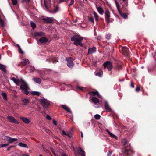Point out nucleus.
<instances>
[{
	"label": "nucleus",
	"instance_id": "5",
	"mask_svg": "<svg viewBox=\"0 0 156 156\" xmlns=\"http://www.w3.org/2000/svg\"><path fill=\"white\" fill-rule=\"evenodd\" d=\"M40 101L44 108L48 107L49 105V103L48 101L45 99H40Z\"/></svg>",
	"mask_w": 156,
	"mask_h": 156
},
{
	"label": "nucleus",
	"instance_id": "38",
	"mask_svg": "<svg viewBox=\"0 0 156 156\" xmlns=\"http://www.w3.org/2000/svg\"><path fill=\"white\" fill-rule=\"evenodd\" d=\"M0 25L2 27H4L5 26L4 21L1 19H0Z\"/></svg>",
	"mask_w": 156,
	"mask_h": 156
},
{
	"label": "nucleus",
	"instance_id": "41",
	"mask_svg": "<svg viewBox=\"0 0 156 156\" xmlns=\"http://www.w3.org/2000/svg\"><path fill=\"white\" fill-rule=\"evenodd\" d=\"M59 10V8L58 6H57L56 8H55V10H54V11H53L52 12V13H55L57 12Z\"/></svg>",
	"mask_w": 156,
	"mask_h": 156
},
{
	"label": "nucleus",
	"instance_id": "61",
	"mask_svg": "<svg viewBox=\"0 0 156 156\" xmlns=\"http://www.w3.org/2000/svg\"><path fill=\"white\" fill-rule=\"evenodd\" d=\"M97 63H94V66H95L96 65V64Z\"/></svg>",
	"mask_w": 156,
	"mask_h": 156
},
{
	"label": "nucleus",
	"instance_id": "44",
	"mask_svg": "<svg viewBox=\"0 0 156 156\" xmlns=\"http://www.w3.org/2000/svg\"><path fill=\"white\" fill-rule=\"evenodd\" d=\"M76 87H77V89H79V90H84V89H83L84 88L82 87H80L79 86H77Z\"/></svg>",
	"mask_w": 156,
	"mask_h": 156
},
{
	"label": "nucleus",
	"instance_id": "46",
	"mask_svg": "<svg viewBox=\"0 0 156 156\" xmlns=\"http://www.w3.org/2000/svg\"><path fill=\"white\" fill-rule=\"evenodd\" d=\"M12 3L14 5H16L17 3V0H12Z\"/></svg>",
	"mask_w": 156,
	"mask_h": 156
},
{
	"label": "nucleus",
	"instance_id": "27",
	"mask_svg": "<svg viewBox=\"0 0 156 156\" xmlns=\"http://www.w3.org/2000/svg\"><path fill=\"white\" fill-rule=\"evenodd\" d=\"M1 94L3 97V99L4 100L7 101V95L5 92H2Z\"/></svg>",
	"mask_w": 156,
	"mask_h": 156
},
{
	"label": "nucleus",
	"instance_id": "18",
	"mask_svg": "<svg viewBox=\"0 0 156 156\" xmlns=\"http://www.w3.org/2000/svg\"><path fill=\"white\" fill-rule=\"evenodd\" d=\"M20 119L25 123L28 124L30 122L29 119L25 117H20Z\"/></svg>",
	"mask_w": 156,
	"mask_h": 156
},
{
	"label": "nucleus",
	"instance_id": "58",
	"mask_svg": "<svg viewBox=\"0 0 156 156\" xmlns=\"http://www.w3.org/2000/svg\"><path fill=\"white\" fill-rule=\"evenodd\" d=\"M73 22H74V23H76L77 22V20H74Z\"/></svg>",
	"mask_w": 156,
	"mask_h": 156
},
{
	"label": "nucleus",
	"instance_id": "14",
	"mask_svg": "<svg viewBox=\"0 0 156 156\" xmlns=\"http://www.w3.org/2000/svg\"><path fill=\"white\" fill-rule=\"evenodd\" d=\"M45 22L48 23H52L54 20V18L53 17L47 18L43 19Z\"/></svg>",
	"mask_w": 156,
	"mask_h": 156
},
{
	"label": "nucleus",
	"instance_id": "22",
	"mask_svg": "<svg viewBox=\"0 0 156 156\" xmlns=\"http://www.w3.org/2000/svg\"><path fill=\"white\" fill-rule=\"evenodd\" d=\"M39 41L41 43H44L47 42L48 39L45 37H42L40 39Z\"/></svg>",
	"mask_w": 156,
	"mask_h": 156
},
{
	"label": "nucleus",
	"instance_id": "10",
	"mask_svg": "<svg viewBox=\"0 0 156 156\" xmlns=\"http://www.w3.org/2000/svg\"><path fill=\"white\" fill-rule=\"evenodd\" d=\"M122 52L123 54L126 56L129 55L128 49L126 47H123L122 48Z\"/></svg>",
	"mask_w": 156,
	"mask_h": 156
},
{
	"label": "nucleus",
	"instance_id": "32",
	"mask_svg": "<svg viewBox=\"0 0 156 156\" xmlns=\"http://www.w3.org/2000/svg\"><path fill=\"white\" fill-rule=\"evenodd\" d=\"M35 35L36 36L41 37L44 35V34L42 32H36L35 33Z\"/></svg>",
	"mask_w": 156,
	"mask_h": 156
},
{
	"label": "nucleus",
	"instance_id": "60",
	"mask_svg": "<svg viewBox=\"0 0 156 156\" xmlns=\"http://www.w3.org/2000/svg\"><path fill=\"white\" fill-rule=\"evenodd\" d=\"M44 151L46 152H47V151H48V150H45L44 148Z\"/></svg>",
	"mask_w": 156,
	"mask_h": 156
},
{
	"label": "nucleus",
	"instance_id": "59",
	"mask_svg": "<svg viewBox=\"0 0 156 156\" xmlns=\"http://www.w3.org/2000/svg\"><path fill=\"white\" fill-rule=\"evenodd\" d=\"M46 61H48L49 62H51V60H50V61H49L48 60V59H47L46 60Z\"/></svg>",
	"mask_w": 156,
	"mask_h": 156
},
{
	"label": "nucleus",
	"instance_id": "53",
	"mask_svg": "<svg viewBox=\"0 0 156 156\" xmlns=\"http://www.w3.org/2000/svg\"><path fill=\"white\" fill-rule=\"evenodd\" d=\"M111 154H112V152L110 151H109L108 152V154L107 155V156H111Z\"/></svg>",
	"mask_w": 156,
	"mask_h": 156
},
{
	"label": "nucleus",
	"instance_id": "1",
	"mask_svg": "<svg viewBox=\"0 0 156 156\" xmlns=\"http://www.w3.org/2000/svg\"><path fill=\"white\" fill-rule=\"evenodd\" d=\"M83 39V37L79 35H76L71 37V40L74 41V44L75 45H80L81 46H83L81 41Z\"/></svg>",
	"mask_w": 156,
	"mask_h": 156
},
{
	"label": "nucleus",
	"instance_id": "36",
	"mask_svg": "<svg viewBox=\"0 0 156 156\" xmlns=\"http://www.w3.org/2000/svg\"><path fill=\"white\" fill-rule=\"evenodd\" d=\"M124 149V152L125 154H127L128 155H129V153L130 152V151L129 150H128L126 148H125Z\"/></svg>",
	"mask_w": 156,
	"mask_h": 156
},
{
	"label": "nucleus",
	"instance_id": "8",
	"mask_svg": "<svg viewBox=\"0 0 156 156\" xmlns=\"http://www.w3.org/2000/svg\"><path fill=\"white\" fill-rule=\"evenodd\" d=\"M7 119L10 122L12 123H14L16 124H19V122L14 117L11 116H8L7 117Z\"/></svg>",
	"mask_w": 156,
	"mask_h": 156
},
{
	"label": "nucleus",
	"instance_id": "52",
	"mask_svg": "<svg viewBox=\"0 0 156 156\" xmlns=\"http://www.w3.org/2000/svg\"><path fill=\"white\" fill-rule=\"evenodd\" d=\"M53 124L55 125H57V122L55 120H53Z\"/></svg>",
	"mask_w": 156,
	"mask_h": 156
},
{
	"label": "nucleus",
	"instance_id": "13",
	"mask_svg": "<svg viewBox=\"0 0 156 156\" xmlns=\"http://www.w3.org/2000/svg\"><path fill=\"white\" fill-rule=\"evenodd\" d=\"M105 107L106 110V111L110 112L111 111V109L109 105L107 102H105Z\"/></svg>",
	"mask_w": 156,
	"mask_h": 156
},
{
	"label": "nucleus",
	"instance_id": "45",
	"mask_svg": "<svg viewBox=\"0 0 156 156\" xmlns=\"http://www.w3.org/2000/svg\"><path fill=\"white\" fill-rule=\"evenodd\" d=\"M89 20L91 21L93 23H94V19L93 18L91 17L89 19Z\"/></svg>",
	"mask_w": 156,
	"mask_h": 156
},
{
	"label": "nucleus",
	"instance_id": "35",
	"mask_svg": "<svg viewBox=\"0 0 156 156\" xmlns=\"http://www.w3.org/2000/svg\"><path fill=\"white\" fill-rule=\"evenodd\" d=\"M30 24L31 27L33 28V29H34L36 27V25L33 22L31 21L30 22Z\"/></svg>",
	"mask_w": 156,
	"mask_h": 156
},
{
	"label": "nucleus",
	"instance_id": "19",
	"mask_svg": "<svg viewBox=\"0 0 156 156\" xmlns=\"http://www.w3.org/2000/svg\"><path fill=\"white\" fill-rule=\"evenodd\" d=\"M128 0H122V1L121 2V4L123 7H125L128 6Z\"/></svg>",
	"mask_w": 156,
	"mask_h": 156
},
{
	"label": "nucleus",
	"instance_id": "31",
	"mask_svg": "<svg viewBox=\"0 0 156 156\" xmlns=\"http://www.w3.org/2000/svg\"><path fill=\"white\" fill-rule=\"evenodd\" d=\"M0 69L5 72L6 71V67L5 66L0 64Z\"/></svg>",
	"mask_w": 156,
	"mask_h": 156
},
{
	"label": "nucleus",
	"instance_id": "48",
	"mask_svg": "<svg viewBox=\"0 0 156 156\" xmlns=\"http://www.w3.org/2000/svg\"><path fill=\"white\" fill-rule=\"evenodd\" d=\"M96 76H98L99 77H101V74L100 72H98L96 73Z\"/></svg>",
	"mask_w": 156,
	"mask_h": 156
},
{
	"label": "nucleus",
	"instance_id": "16",
	"mask_svg": "<svg viewBox=\"0 0 156 156\" xmlns=\"http://www.w3.org/2000/svg\"><path fill=\"white\" fill-rule=\"evenodd\" d=\"M88 93L91 96H94L95 95H97L99 97H100V95L98 91L89 92Z\"/></svg>",
	"mask_w": 156,
	"mask_h": 156
},
{
	"label": "nucleus",
	"instance_id": "43",
	"mask_svg": "<svg viewBox=\"0 0 156 156\" xmlns=\"http://www.w3.org/2000/svg\"><path fill=\"white\" fill-rule=\"evenodd\" d=\"M123 145L124 146H125L127 143V140L126 139H124L123 140Z\"/></svg>",
	"mask_w": 156,
	"mask_h": 156
},
{
	"label": "nucleus",
	"instance_id": "7",
	"mask_svg": "<svg viewBox=\"0 0 156 156\" xmlns=\"http://www.w3.org/2000/svg\"><path fill=\"white\" fill-rule=\"evenodd\" d=\"M110 16V13L109 11L108 10H106L105 12V19L107 23L109 22V19Z\"/></svg>",
	"mask_w": 156,
	"mask_h": 156
},
{
	"label": "nucleus",
	"instance_id": "30",
	"mask_svg": "<svg viewBox=\"0 0 156 156\" xmlns=\"http://www.w3.org/2000/svg\"><path fill=\"white\" fill-rule=\"evenodd\" d=\"M18 145L21 147L28 148V147L26 144H23L21 142Z\"/></svg>",
	"mask_w": 156,
	"mask_h": 156
},
{
	"label": "nucleus",
	"instance_id": "50",
	"mask_svg": "<svg viewBox=\"0 0 156 156\" xmlns=\"http://www.w3.org/2000/svg\"><path fill=\"white\" fill-rule=\"evenodd\" d=\"M51 151L53 153V154L55 156H56V155H55V154L53 150V149L52 148H51Z\"/></svg>",
	"mask_w": 156,
	"mask_h": 156
},
{
	"label": "nucleus",
	"instance_id": "54",
	"mask_svg": "<svg viewBox=\"0 0 156 156\" xmlns=\"http://www.w3.org/2000/svg\"><path fill=\"white\" fill-rule=\"evenodd\" d=\"M136 91H140V88H139L138 87H137L136 88Z\"/></svg>",
	"mask_w": 156,
	"mask_h": 156
},
{
	"label": "nucleus",
	"instance_id": "12",
	"mask_svg": "<svg viewBox=\"0 0 156 156\" xmlns=\"http://www.w3.org/2000/svg\"><path fill=\"white\" fill-rule=\"evenodd\" d=\"M51 0H44V4L46 9L47 10L48 9V7L50 5Z\"/></svg>",
	"mask_w": 156,
	"mask_h": 156
},
{
	"label": "nucleus",
	"instance_id": "21",
	"mask_svg": "<svg viewBox=\"0 0 156 156\" xmlns=\"http://www.w3.org/2000/svg\"><path fill=\"white\" fill-rule=\"evenodd\" d=\"M96 8L99 13L101 15H102L104 13L103 8L101 7H97Z\"/></svg>",
	"mask_w": 156,
	"mask_h": 156
},
{
	"label": "nucleus",
	"instance_id": "47",
	"mask_svg": "<svg viewBox=\"0 0 156 156\" xmlns=\"http://www.w3.org/2000/svg\"><path fill=\"white\" fill-rule=\"evenodd\" d=\"M111 34H108L106 35V38L108 39H109L111 37Z\"/></svg>",
	"mask_w": 156,
	"mask_h": 156
},
{
	"label": "nucleus",
	"instance_id": "57",
	"mask_svg": "<svg viewBox=\"0 0 156 156\" xmlns=\"http://www.w3.org/2000/svg\"><path fill=\"white\" fill-rule=\"evenodd\" d=\"M81 136L82 138H83V133H82V132H81Z\"/></svg>",
	"mask_w": 156,
	"mask_h": 156
},
{
	"label": "nucleus",
	"instance_id": "49",
	"mask_svg": "<svg viewBox=\"0 0 156 156\" xmlns=\"http://www.w3.org/2000/svg\"><path fill=\"white\" fill-rule=\"evenodd\" d=\"M74 0H71L70 3L69 5V6H70L72 5L74 3Z\"/></svg>",
	"mask_w": 156,
	"mask_h": 156
},
{
	"label": "nucleus",
	"instance_id": "55",
	"mask_svg": "<svg viewBox=\"0 0 156 156\" xmlns=\"http://www.w3.org/2000/svg\"><path fill=\"white\" fill-rule=\"evenodd\" d=\"M131 87L133 88L134 87V85L132 83H131Z\"/></svg>",
	"mask_w": 156,
	"mask_h": 156
},
{
	"label": "nucleus",
	"instance_id": "62",
	"mask_svg": "<svg viewBox=\"0 0 156 156\" xmlns=\"http://www.w3.org/2000/svg\"><path fill=\"white\" fill-rule=\"evenodd\" d=\"M27 155L26 154H23L22 155L23 156H26Z\"/></svg>",
	"mask_w": 156,
	"mask_h": 156
},
{
	"label": "nucleus",
	"instance_id": "29",
	"mask_svg": "<svg viewBox=\"0 0 156 156\" xmlns=\"http://www.w3.org/2000/svg\"><path fill=\"white\" fill-rule=\"evenodd\" d=\"M22 101L23 104L24 105H26L29 102V100L27 99H23L22 100Z\"/></svg>",
	"mask_w": 156,
	"mask_h": 156
},
{
	"label": "nucleus",
	"instance_id": "2",
	"mask_svg": "<svg viewBox=\"0 0 156 156\" xmlns=\"http://www.w3.org/2000/svg\"><path fill=\"white\" fill-rule=\"evenodd\" d=\"M21 82L23 84L21 85L20 88L24 92L25 94L26 95H28L29 93L28 90L29 89L28 85L22 78L21 79Z\"/></svg>",
	"mask_w": 156,
	"mask_h": 156
},
{
	"label": "nucleus",
	"instance_id": "26",
	"mask_svg": "<svg viewBox=\"0 0 156 156\" xmlns=\"http://www.w3.org/2000/svg\"><path fill=\"white\" fill-rule=\"evenodd\" d=\"M106 131L111 137L116 139H117V137L116 135L112 134L108 129H107Z\"/></svg>",
	"mask_w": 156,
	"mask_h": 156
},
{
	"label": "nucleus",
	"instance_id": "63",
	"mask_svg": "<svg viewBox=\"0 0 156 156\" xmlns=\"http://www.w3.org/2000/svg\"><path fill=\"white\" fill-rule=\"evenodd\" d=\"M10 147H9L8 148V150H9V149H10Z\"/></svg>",
	"mask_w": 156,
	"mask_h": 156
},
{
	"label": "nucleus",
	"instance_id": "51",
	"mask_svg": "<svg viewBox=\"0 0 156 156\" xmlns=\"http://www.w3.org/2000/svg\"><path fill=\"white\" fill-rule=\"evenodd\" d=\"M46 118L48 119L49 120H50L51 119V117L48 115H47Z\"/></svg>",
	"mask_w": 156,
	"mask_h": 156
},
{
	"label": "nucleus",
	"instance_id": "37",
	"mask_svg": "<svg viewBox=\"0 0 156 156\" xmlns=\"http://www.w3.org/2000/svg\"><path fill=\"white\" fill-rule=\"evenodd\" d=\"M17 46L18 47V51L20 53L22 54L23 53V51L21 49L20 47L19 44H17Z\"/></svg>",
	"mask_w": 156,
	"mask_h": 156
},
{
	"label": "nucleus",
	"instance_id": "20",
	"mask_svg": "<svg viewBox=\"0 0 156 156\" xmlns=\"http://www.w3.org/2000/svg\"><path fill=\"white\" fill-rule=\"evenodd\" d=\"M78 152L79 154L82 156H85V152L80 147L78 150Z\"/></svg>",
	"mask_w": 156,
	"mask_h": 156
},
{
	"label": "nucleus",
	"instance_id": "15",
	"mask_svg": "<svg viewBox=\"0 0 156 156\" xmlns=\"http://www.w3.org/2000/svg\"><path fill=\"white\" fill-rule=\"evenodd\" d=\"M96 51V48L94 47L92 48H90L88 49V54H92L93 53L95 52Z\"/></svg>",
	"mask_w": 156,
	"mask_h": 156
},
{
	"label": "nucleus",
	"instance_id": "17",
	"mask_svg": "<svg viewBox=\"0 0 156 156\" xmlns=\"http://www.w3.org/2000/svg\"><path fill=\"white\" fill-rule=\"evenodd\" d=\"M22 60L21 63L23 66H26L29 63V61L28 59L24 58Z\"/></svg>",
	"mask_w": 156,
	"mask_h": 156
},
{
	"label": "nucleus",
	"instance_id": "34",
	"mask_svg": "<svg viewBox=\"0 0 156 156\" xmlns=\"http://www.w3.org/2000/svg\"><path fill=\"white\" fill-rule=\"evenodd\" d=\"M31 94L33 95H36L39 96L40 94L39 92L37 91H33L31 92Z\"/></svg>",
	"mask_w": 156,
	"mask_h": 156
},
{
	"label": "nucleus",
	"instance_id": "3",
	"mask_svg": "<svg viewBox=\"0 0 156 156\" xmlns=\"http://www.w3.org/2000/svg\"><path fill=\"white\" fill-rule=\"evenodd\" d=\"M115 3L116 6L118 10V11L120 14V15L123 18L125 19H126L128 17L127 15L125 13H122L120 9L119 5V3L117 1V0H115Z\"/></svg>",
	"mask_w": 156,
	"mask_h": 156
},
{
	"label": "nucleus",
	"instance_id": "64",
	"mask_svg": "<svg viewBox=\"0 0 156 156\" xmlns=\"http://www.w3.org/2000/svg\"><path fill=\"white\" fill-rule=\"evenodd\" d=\"M62 156H66L65 154H64L62 155Z\"/></svg>",
	"mask_w": 156,
	"mask_h": 156
},
{
	"label": "nucleus",
	"instance_id": "42",
	"mask_svg": "<svg viewBox=\"0 0 156 156\" xmlns=\"http://www.w3.org/2000/svg\"><path fill=\"white\" fill-rule=\"evenodd\" d=\"M30 67L31 72H34L35 70V68L34 67H33L32 66H30Z\"/></svg>",
	"mask_w": 156,
	"mask_h": 156
},
{
	"label": "nucleus",
	"instance_id": "40",
	"mask_svg": "<svg viewBox=\"0 0 156 156\" xmlns=\"http://www.w3.org/2000/svg\"><path fill=\"white\" fill-rule=\"evenodd\" d=\"M8 145V144H0V148H2L4 147H5Z\"/></svg>",
	"mask_w": 156,
	"mask_h": 156
},
{
	"label": "nucleus",
	"instance_id": "23",
	"mask_svg": "<svg viewBox=\"0 0 156 156\" xmlns=\"http://www.w3.org/2000/svg\"><path fill=\"white\" fill-rule=\"evenodd\" d=\"M33 80L35 83H38V84H40L41 82V79L39 78H33Z\"/></svg>",
	"mask_w": 156,
	"mask_h": 156
},
{
	"label": "nucleus",
	"instance_id": "56",
	"mask_svg": "<svg viewBox=\"0 0 156 156\" xmlns=\"http://www.w3.org/2000/svg\"><path fill=\"white\" fill-rule=\"evenodd\" d=\"M65 0H59V2L61 3L62 2L64 1Z\"/></svg>",
	"mask_w": 156,
	"mask_h": 156
},
{
	"label": "nucleus",
	"instance_id": "4",
	"mask_svg": "<svg viewBox=\"0 0 156 156\" xmlns=\"http://www.w3.org/2000/svg\"><path fill=\"white\" fill-rule=\"evenodd\" d=\"M4 139L8 141V143H12L18 140L17 138H12L8 136H5Z\"/></svg>",
	"mask_w": 156,
	"mask_h": 156
},
{
	"label": "nucleus",
	"instance_id": "25",
	"mask_svg": "<svg viewBox=\"0 0 156 156\" xmlns=\"http://www.w3.org/2000/svg\"><path fill=\"white\" fill-rule=\"evenodd\" d=\"M91 100L95 104L98 103L99 102V99L95 97H93Z\"/></svg>",
	"mask_w": 156,
	"mask_h": 156
},
{
	"label": "nucleus",
	"instance_id": "39",
	"mask_svg": "<svg viewBox=\"0 0 156 156\" xmlns=\"http://www.w3.org/2000/svg\"><path fill=\"white\" fill-rule=\"evenodd\" d=\"M101 116L99 115L96 114L94 115V118L95 119L98 120L100 119Z\"/></svg>",
	"mask_w": 156,
	"mask_h": 156
},
{
	"label": "nucleus",
	"instance_id": "33",
	"mask_svg": "<svg viewBox=\"0 0 156 156\" xmlns=\"http://www.w3.org/2000/svg\"><path fill=\"white\" fill-rule=\"evenodd\" d=\"M94 15L95 20L97 22L98 21V15L95 12H94Z\"/></svg>",
	"mask_w": 156,
	"mask_h": 156
},
{
	"label": "nucleus",
	"instance_id": "11",
	"mask_svg": "<svg viewBox=\"0 0 156 156\" xmlns=\"http://www.w3.org/2000/svg\"><path fill=\"white\" fill-rule=\"evenodd\" d=\"M21 78L20 79H16L15 77H13L11 78L12 80L17 85H18L20 82H21Z\"/></svg>",
	"mask_w": 156,
	"mask_h": 156
},
{
	"label": "nucleus",
	"instance_id": "6",
	"mask_svg": "<svg viewBox=\"0 0 156 156\" xmlns=\"http://www.w3.org/2000/svg\"><path fill=\"white\" fill-rule=\"evenodd\" d=\"M103 66L105 69L107 68L109 71H110L112 66V63L110 61H107L104 63Z\"/></svg>",
	"mask_w": 156,
	"mask_h": 156
},
{
	"label": "nucleus",
	"instance_id": "24",
	"mask_svg": "<svg viewBox=\"0 0 156 156\" xmlns=\"http://www.w3.org/2000/svg\"><path fill=\"white\" fill-rule=\"evenodd\" d=\"M62 107L63 108V109H64L67 112H69L70 113H72V112L70 109V108L66 106L63 105H62Z\"/></svg>",
	"mask_w": 156,
	"mask_h": 156
},
{
	"label": "nucleus",
	"instance_id": "9",
	"mask_svg": "<svg viewBox=\"0 0 156 156\" xmlns=\"http://www.w3.org/2000/svg\"><path fill=\"white\" fill-rule=\"evenodd\" d=\"M66 59L67 61L68 66L70 68L73 67L74 64L71 58V57H69L68 58H66Z\"/></svg>",
	"mask_w": 156,
	"mask_h": 156
},
{
	"label": "nucleus",
	"instance_id": "28",
	"mask_svg": "<svg viewBox=\"0 0 156 156\" xmlns=\"http://www.w3.org/2000/svg\"><path fill=\"white\" fill-rule=\"evenodd\" d=\"M62 135H66L67 136H68L69 138L72 137V134L71 133H66L64 131H63L62 132Z\"/></svg>",
	"mask_w": 156,
	"mask_h": 156
}]
</instances>
